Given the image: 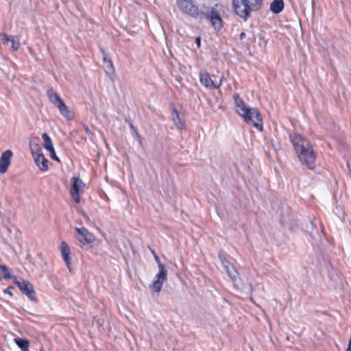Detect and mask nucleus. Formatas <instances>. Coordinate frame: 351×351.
Instances as JSON below:
<instances>
[{
    "instance_id": "obj_1",
    "label": "nucleus",
    "mask_w": 351,
    "mask_h": 351,
    "mask_svg": "<svg viewBox=\"0 0 351 351\" xmlns=\"http://www.w3.org/2000/svg\"><path fill=\"white\" fill-rule=\"evenodd\" d=\"M289 139L302 164L308 169H313L315 154L308 140L295 132L289 134Z\"/></svg>"
},
{
    "instance_id": "obj_2",
    "label": "nucleus",
    "mask_w": 351,
    "mask_h": 351,
    "mask_svg": "<svg viewBox=\"0 0 351 351\" xmlns=\"http://www.w3.org/2000/svg\"><path fill=\"white\" fill-rule=\"evenodd\" d=\"M235 108L237 113L241 115L247 123H252L259 131L263 130V119L258 110L256 108H249L239 97V94L234 95Z\"/></svg>"
},
{
    "instance_id": "obj_3",
    "label": "nucleus",
    "mask_w": 351,
    "mask_h": 351,
    "mask_svg": "<svg viewBox=\"0 0 351 351\" xmlns=\"http://www.w3.org/2000/svg\"><path fill=\"white\" fill-rule=\"evenodd\" d=\"M234 12L241 18L246 21L250 16L252 11L258 10L262 4L263 0H232Z\"/></svg>"
},
{
    "instance_id": "obj_4",
    "label": "nucleus",
    "mask_w": 351,
    "mask_h": 351,
    "mask_svg": "<svg viewBox=\"0 0 351 351\" xmlns=\"http://www.w3.org/2000/svg\"><path fill=\"white\" fill-rule=\"evenodd\" d=\"M154 258L158 263V273L156 276V279L154 280L152 284L150 285V288L155 292L159 293L162 287L163 282L167 278V270L165 268L163 264L160 261L158 256L154 254Z\"/></svg>"
},
{
    "instance_id": "obj_5",
    "label": "nucleus",
    "mask_w": 351,
    "mask_h": 351,
    "mask_svg": "<svg viewBox=\"0 0 351 351\" xmlns=\"http://www.w3.org/2000/svg\"><path fill=\"white\" fill-rule=\"evenodd\" d=\"M180 10L190 16L197 17L199 8L194 0H176Z\"/></svg>"
},
{
    "instance_id": "obj_6",
    "label": "nucleus",
    "mask_w": 351,
    "mask_h": 351,
    "mask_svg": "<svg viewBox=\"0 0 351 351\" xmlns=\"http://www.w3.org/2000/svg\"><path fill=\"white\" fill-rule=\"evenodd\" d=\"M205 18L209 21L215 29H220L223 27L222 19L219 12L215 7L209 8L206 12H202Z\"/></svg>"
},
{
    "instance_id": "obj_7",
    "label": "nucleus",
    "mask_w": 351,
    "mask_h": 351,
    "mask_svg": "<svg viewBox=\"0 0 351 351\" xmlns=\"http://www.w3.org/2000/svg\"><path fill=\"white\" fill-rule=\"evenodd\" d=\"M14 282L17 285L21 291L29 300L36 301V293L32 285L27 280H19L17 277H14Z\"/></svg>"
},
{
    "instance_id": "obj_8",
    "label": "nucleus",
    "mask_w": 351,
    "mask_h": 351,
    "mask_svg": "<svg viewBox=\"0 0 351 351\" xmlns=\"http://www.w3.org/2000/svg\"><path fill=\"white\" fill-rule=\"evenodd\" d=\"M75 238L80 242L82 245H89L95 241V236L85 228H75Z\"/></svg>"
},
{
    "instance_id": "obj_9",
    "label": "nucleus",
    "mask_w": 351,
    "mask_h": 351,
    "mask_svg": "<svg viewBox=\"0 0 351 351\" xmlns=\"http://www.w3.org/2000/svg\"><path fill=\"white\" fill-rule=\"evenodd\" d=\"M71 182V195L73 201L78 204L80 202V195L83 192L82 189L84 186V184L82 180L77 177H73Z\"/></svg>"
},
{
    "instance_id": "obj_10",
    "label": "nucleus",
    "mask_w": 351,
    "mask_h": 351,
    "mask_svg": "<svg viewBox=\"0 0 351 351\" xmlns=\"http://www.w3.org/2000/svg\"><path fill=\"white\" fill-rule=\"evenodd\" d=\"M32 154L35 160V162L38 167L43 171L48 169L49 160L45 157L42 153L40 148H37L36 151L32 150Z\"/></svg>"
},
{
    "instance_id": "obj_11",
    "label": "nucleus",
    "mask_w": 351,
    "mask_h": 351,
    "mask_svg": "<svg viewBox=\"0 0 351 351\" xmlns=\"http://www.w3.org/2000/svg\"><path fill=\"white\" fill-rule=\"evenodd\" d=\"M0 37L3 45H8L10 43L11 44V49L12 51H17L20 48L21 43L18 37L12 35L9 36L6 34H1Z\"/></svg>"
},
{
    "instance_id": "obj_12",
    "label": "nucleus",
    "mask_w": 351,
    "mask_h": 351,
    "mask_svg": "<svg viewBox=\"0 0 351 351\" xmlns=\"http://www.w3.org/2000/svg\"><path fill=\"white\" fill-rule=\"evenodd\" d=\"M13 153L11 150L8 149L4 152L0 158V173H5L7 172L8 169L11 163V158Z\"/></svg>"
},
{
    "instance_id": "obj_13",
    "label": "nucleus",
    "mask_w": 351,
    "mask_h": 351,
    "mask_svg": "<svg viewBox=\"0 0 351 351\" xmlns=\"http://www.w3.org/2000/svg\"><path fill=\"white\" fill-rule=\"evenodd\" d=\"M199 77L201 84L206 88L208 89L219 88V86H216L210 75L206 71H200Z\"/></svg>"
},
{
    "instance_id": "obj_14",
    "label": "nucleus",
    "mask_w": 351,
    "mask_h": 351,
    "mask_svg": "<svg viewBox=\"0 0 351 351\" xmlns=\"http://www.w3.org/2000/svg\"><path fill=\"white\" fill-rule=\"evenodd\" d=\"M56 107L58 108L60 113L64 117L66 118L67 119H72L73 118V112L71 110L69 109L68 106L66 105L63 100L58 104Z\"/></svg>"
},
{
    "instance_id": "obj_15",
    "label": "nucleus",
    "mask_w": 351,
    "mask_h": 351,
    "mask_svg": "<svg viewBox=\"0 0 351 351\" xmlns=\"http://www.w3.org/2000/svg\"><path fill=\"white\" fill-rule=\"evenodd\" d=\"M60 249H61L62 256L65 263L66 264L68 268H69V265L71 264L70 248L65 241H62L61 243Z\"/></svg>"
},
{
    "instance_id": "obj_16",
    "label": "nucleus",
    "mask_w": 351,
    "mask_h": 351,
    "mask_svg": "<svg viewBox=\"0 0 351 351\" xmlns=\"http://www.w3.org/2000/svg\"><path fill=\"white\" fill-rule=\"evenodd\" d=\"M284 8V2L282 0H274L270 4V10L275 14L280 13Z\"/></svg>"
},
{
    "instance_id": "obj_17",
    "label": "nucleus",
    "mask_w": 351,
    "mask_h": 351,
    "mask_svg": "<svg viewBox=\"0 0 351 351\" xmlns=\"http://www.w3.org/2000/svg\"><path fill=\"white\" fill-rule=\"evenodd\" d=\"M47 95L49 101L55 106L62 100L61 97L56 93V92L52 88H50L47 90Z\"/></svg>"
},
{
    "instance_id": "obj_18",
    "label": "nucleus",
    "mask_w": 351,
    "mask_h": 351,
    "mask_svg": "<svg viewBox=\"0 0 351 351\" xmlns=\"http://www.w3.org/2000/svg\"><path fill=\"white\" fill-rule=\"evenodd\" d=\"M14 341L22 351H29V342L28 340L19 337L14 339Z\"/></svg>"
},
{
    "instance_id": "obj_19",
    "label": "nucleus",
    "mask_w": 351,
    "mask_h": 351,
    "mask_svg": "<svg viewBox=\"0 0 351 351\" xmlns=\"http://www.w3.org/2000/svg\"><path fill=\"white\" fill-rule=\"evenodd\" d=\"M103 54V60L106 64L105 69L108 74L112 73L114 72V67L112 62L110 60L107 59V56L103 49H101Z\"/></svg>"
},
{
    "instance_id": "obj_20",
    "label": "nucleus",
    "mask_w": 351,
    "mask_h": 351,
    "mask_svg": "<svg viewBox=\"0 0 351 351\" xmlns=\"http://www.w3.org/2000/svg\"><path fill=\"white\" fill-rule=\"evenodd\" d=\"M226 273L228 274V276L230 278L232 282H235L237 280L238 278V272L235 269L233 265L230 264L228 265V267H226L225 269Z\"/></svg>"
},
{
    "instance_id": "obj_21",
    "label": "nucleus",
    "mask_w": 351,
    "mask_h": 351,
    "mask_svg": "<svg viewBox=\"0 0 351 351\" xmlns=\"http://www.w3.org/2000/svg\"><path fill=\"white\" fill-rule=\"evenodd\" d=\"M173 120L175 125L178 129H182L184 126V123L180 119L178 112L174 109L172 113Z\"/></svg>"
},
{
    "instance_id": "obj_22",
    "label": "nucleus",
    "mask_w": 351,
    "mask_h": 351,
    "mask_svg": "<svg viewBox=\"0 0 351 351\" xmlns=\"http://www.w3.org/2000/svg\"><path fill=\"white\" fill-rule=\"evenodd\" d=\"M42 138L44 141V147L47 150H52L53 149V143L50 136L47 133H43L42 134Z\"/></svg>"
},
{
    "instance_id": "obj_23",
    "label": "nucleus",
    "mask_w": 351,
    "mask_h": 351,
    "mask_svg": "<svg viewBox=\"0 0 351 351\" xmlns=\"http://www.w3.org/2000/svg\"><path fill=\"white\" fill-rule=\"evenodd\" d=\"M0 273H2L3 275V278L5 279L13 278L14 276L11 275L8 267L6 265H3L1 267Z\"/></svg>"
},
{
    "instance_id": "obj_24",
    "label": "nucleus",
    "mask_w": 351,
    "mask_h": 351,
    "mask_svg": "<svg viewBox=\"0 0 351 351\" xmlns=\"http://www.w3.org/2000/svg\"><path fill=\"white\" fill-rule=\"evenodd\" d=\"M219 258L221 262V264L224 268V269L226 267H228V265H230L231 263L227 260V258L225 257V256L222 253L219 254Z\"/></svg>"
},
{
    "instance_id": "obj_25",
    "label": "nucleus",
    "mask_w": 351,
    "mask_h": 351,
    "mask_svg": "<svg viewBox=\"0 0 351 351\" xmlns=\"http://www.w3.org/2000/svg\"><path fill=\"white\" fill-rule=\"evenodd\" d=\"M49 152V155H50V157L54 160H56V161H58L60 162V159L58 158V157L56 155V152H55V149L54 148L52 149V150H49L48 151Z\"/></svg>"
},
{
    "instance_id": "obj_26",
    "label": "nucleus",
    "mask_w": 351,
    "mask_h": 351,
    "mask_svg": "<svg viewBox=\"0 0 351 351\" xmlns=\"http://www.w3.org/2000/svg\"><path fill=\"white\" fill-rule=\"evenodd\" d=\"M132 132H133V134L135 136L136 138L139 141V143H141V136L138 132L136 128H134V130H132Z\"/></svg>"
},
{
    "instance_id": "obj_27",
    "label": "nucleus",
    "mask_w": 351,
    "mask_h": 351,
    "mask_svg": "<svg viewBox=\"0 0 351 351\" xmlns=\"http://www.w3.org/2000/svg\"><path fill=\"white\" fill-rule=\"evenodd\" d=\"M132 132H133V134L135 136L136 138L139 141V143H141V136L138 132L136 128H134V130H132Z\"/></svg>"
},
{
    "instance_id": "obj_28",
    "label": "nucleus",
    "mask_w": 351,
    "mask_h": 351,
    "mask_svg": "<svg viewBox=\"0 0 351 351\" xmlns=\"http://www.w3.org/2000/svg\"><path fill=\"white\" fill-rule=\"evenodd\" d=\"M14 289L13 287H9L8 289L5 290V293L9 294L10 295L12 296V293L11 291V289Z\"/></svg>"
},
{
    "instance_id": "obj_29",
    "label": "nucleus",
    "mask_w": 351,
    "mask_h": 351,
    "mask_svg": "<svg viewBox=\"0 0 351 351\" xmlns=\"http://www.w3.org/2000/svg\"><path fill=\"white\" fill-rule=\"evenodd\" d=\"M226 80V78L224 77H221L220 80H219V83L218 84H216V86H219V88L221 86L223 82Z\"/></svg>"
},
{
    "instance_id": "obj_30",
    "label": "nucleus",
    "mask_w": 351,
    "mask_h": 351,
    "mask_svg": "<svg viewBox=\"0 0 351 351\" xmlns=\"http://www.w3.org/2000/svg\"><path fill=\"white\" fill-rule=\"evenodd\" d=\"M84 130H85V131H86V132L87 134H90V130H89V128H88V126H86V125H84Z\"/></svg>"
},
{
    "instance_id": "obj_31",
    "label": "nucleus",
    "mask_w": 351,
    "mask_h": 351,
    "mask_svg": "<svg viewBox=\"0 0 351 351\" xmlns=\"http://www.w3.org/2000/svg\"><path fill=\"white\" fill-rule=\"evenodd\" d=\"M195 42H196L197 45L198 47H199V46H200V43H201L200 38H199V37H198V38H196V41H195Z\"/></svg>"
},
{
    "instance_id": "obj_32",
    "label": "nucleus",
    "mask_w": 351,
    "mask_h": 351,
    "mask_svg": "<svg viewBox=\"0 0 351 351\" xmlns=\"http://www.w3.org/2000/svg\"><path fill=\"white\" fill-rule=\"evenodd\" d=\"M245 37V32H241V34H240V39L243 40Z\"/></svg>"
},
{
    "instance_id": "obj_33",
    "label": "nucleus",
    "mask_w": 351,
    "mask_h": 351,
    "mask_svg": "<svg viewBox=\"0 0 351 351\" xmlns=\"http://www.w3.org/2000/svg\"><path fill=\"white\" fill-rule=\"evenodd\" d=\"M346 351H351V343H348V348Z\"/></svg>"
},
{
    "instance_id": "obj_34",
    "label": "nucleus",
    "mask_w": 351,
    "mask_h": 351,
    "mask_svg": "<svg viewBox=\"0 0 351 351\" xmlns=\"http://www.w3.org/2000/svg\"><path fill=\"white\" fill-rule=\"evenodd\" d=\"M130 127L132 129V130L136 128V127L132 123H130Z\"/></svg>"
}]
</instances>
